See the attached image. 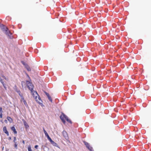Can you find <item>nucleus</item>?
<instances>
[{
	"mask_svg": "<svg viewBox=\"0 0 151 151\" xmlns=\"http://www.w3.org/2000/svg\"><path fill=\"white\" fill-rule=\"evenodd\" d=\"M26 82L28 88L31 91V92H32L33 91L34 86L32 83L31 80V81H30L29 79L28 81L27 80Z\"/></svg>",
	"mask_w": 151,
	"mask_h": 151,
	"instance_id": "nucleus-1",
	"label": "nucleus"
},
{
	"mask_svg": "<svg viewBox=\"0 0 151 151\" xmlns=\"http://www.w3.org/2000/svg\"><path fill=\"white\" fill-rule=\"evenodd\" d=\"M62 134L65 139H66L68 142H70V141L68 140L69 137L67 132L65 131L64 130L62 132Z\"/></svg>",
	"mask_w": 151,
	"mask_h": 151,
	"instance_id": "nucleus-2",
	"label": "nucleus"
},
{
	"mask_svg": "<svg viewBox=\"0 0 151 151\" xmlns=\"http://www.w3.org/2000/svg\"><path fill=\"white\" fill-rule=\"evenodd\" d=\"M62 115L63 117L66 119L67 122L71 124H72V122L68 118V117L66 115L64 114V113H62Z\"/></svg>",
	"mask_w": 151,
	"mask_h": 151,
	"instance_id": "nucleus-3",
	"label": "nucleus"
},
{
	"mask_svg": "<svg viewBox=\"0 0 151 151\" xmlns=\"http://www.w3.org/2000/svg\"><path fill=\"white\" fill-rule=\"evenodd\" d=\"M0 27L1 28L2 31L3 32H4L6 30V28L8 29V28L2 24H1L0 23Z\"/></svg>",
	"mask_w": 151,
	"mask_h": 151,
	"instance_id": "nucleus-4",
	"label": "nucleus"
},
{
	"mask_svg": "<svg viewBox=\"0 0 151 151\" xmlns=\"http://www.w3.org/2000/svg\"><path fill=\"white\" fill-rule=\"evenodd\" d=\"M43 129L45 136L46 137L48 140H49L51 139V138L50 137L47 133L45 130V128L44 127L43 128Z\"/></svg>",
	"mask_w": 151,
	"mask_h": 151,
	"instance_id": "nucleus-5",
	"label": "nucleus"
},
{
	"mask_svg": "<svg viewBox=\"0 0 151 151\" xmlns=\"http://www.w3.org/2000/svg\"><path fill=\"white\" fill-rule=\"evenodd\" d=\"M50 142H51V144L54 146H57V144L54 141H53L52 139H50L49 140Z\"/></svg>",
	"mask_w": 151,
	"mask_h": 151,
	"instance_id": "nucleus-6",
	"label": "nucleus"
},
{
	"mask_svg": "<svg viewBox=\"0 0 151 151\" xmlns=\"http://www.w3.org/2000/svg\"><path fill=\"white\" fill-rule=\"evenodd\" d=\"M11 130L13 131L14 134H17V132L16 131L15 128L14 126L11 127Z\"/></svg>",
	"mask_w": 151,
	"mask_h": 151,
	"instance_id": "nucleus-7",
	"label": "nucleus"
},
{
	"mask_svg": "<svg viewBox=\"0 0 151 151\" xmlns=\"http://www.w3.org/2000/svg\"><path fill=\"white\" fill-rule=\"evenodd\" d=\"M4 32H5V33L6 34L7 36L9 35L11 33L10 31L9 30L8 28H6V30Z\"/></svg>",
	"mask_w": 151,
	"mask_h": 151,
	"instance_id": "nucleus-8",
	"label": "nucleus"
},
{
	"mask_svg": "<svg viewBox=\"0 0 151 151\" xmlns=\"http://www.w3.org/2000/svg\"><path fill=\"white\" fill-rule=\"evenodd\" d=\"M6 118L10 123H12L13 122V120L10 117L8 116Z\"/></svg>",
	"mask_w": 151,
	"mask_h": 151,
	"instance_id": "nucleus-9",
	"label": "nucleus"
},
{
	"mask_svg": "<svg viewBox=\"0 0 151 151\" xmlns=\"http://www.w3.org/2000/svg\"><path fill=\"white\" fill-rule=\"evenodd\" d=\"M60 119H61V121L62 122L64 123V124H65V121L64 119V118L63 117H63H62V115H60Z\"/></svg>",
	"mask_w": 151,
	"mask_h": 151,
	"instance_id": "nucleus-10",
	"label": "nucleus"
},
{
	"mask_svg": "<svg viewBox=\"0 0 151 151\" xmlns=\"http://www.w3.org/2000/svg\"><path fill=\"white\" fill-rule=\"evenodd\" d=\"M47 96V97L48 99L49 100L51 101V102H52V98L50 96V95L48 93L47 95H46Z\"/></svg>",
	"mask_w": 151,
	"mask_h": 151,
	"instance_id": "nucleus-11",
	"label": "nucleus"
},
{
	"mask_svg": "<svg viewBox=\"0 0 151 151\" xmlns=\"http://www.w3.org/2000/svg\"><path fill=\"white\" fill-rule=\"evenodd\" d=\"M25 67L28 71H30L31 70V69L30 67L28 66V65L27 64V65H26V66H25Z\"/></svg>",
	"mask_w": 151,
	"mask_h": 151,
	"instance_id": "nucleus-12",
	"label": "nucleus"
},
{
	"mask_svg": "<svg viewBox=\"0 0 151 151\" xmlns=\"http://www.w3.org/2000/svg\"><path fill=\"white\" fill-rule=\"evenodd\" d=\"M3 131L4 132V133H7L8 132L7 130L6 127V126H4L3 128Z\"/></svg>",
	"mask_w": 151,
	"mask_h": 151,
	"instance_id": "nucleus-13",
	"label": "nucleus"
},
{
	"mask_svg": "<svg viewBox=\"0 0 151 151\" xmlns=\"http://www.w3.org/2000/svg\"><path fill=\"white\" fill-rule=\"evenodd\" d=\"M24 125L26 129H28L29 127V126L27 123L26 122L24 123Z\"/></svg>",
	"mask_w": 151,
	"mask_h": 151,
	"instance_id": "nucleus-14",
	"label": "nucleus"
},
{
	"mask_svg": "<svg viewBox=\"0 0 151 151\" xmlns=\"http://www.w3.org/2000/svg\"><path fill=\"white\" fill-rule=\"evenodd\" d=\"M83 142L84 144L85 145L87 148L90 145L89 143L85 141H83Z\"/></svg>",
	"mask_w": 151,
	"mask_h": 151,
	"instance_id": "nucleus-15",
	"label": "nucleus"
},
{
	"mask_svg": "<svg viewBox=\"0 0 151 151\" xmlns=\"http://www.w3.org/2000/svg\"><path fill=\"white\" fill-rule=\"evenodd\" d=\"M87 148L90 151H94L92 147L90 145L89 147H88Z\"/></svg>",
	"mask_w": 151,
	"mask_h": 151,
	"instance_id": "nucleus-16",
	"label": "nucleus"
},
{
	"mask_svg": "<svg viewBox=\"0 0 151 151\" xmlns=\"http://www.w3.org/2000/svg\"><path fill=\"white\" fill-rule=\"evenodd\" d=\"M16 91L20 96L22 95V94H21V92L19 90H16Z\"/></svg>",
	"mask_w": 151,
	"mask_h": 151,
	"instance_id": "nucleus-17",
	"label": "nucleus"
},
{
	"mask_svg": "<svg viewBox=\"0 0 151 151\" xmlns=\"http://www.w3.org/2000/svg\"><path fill=\"white\" fill-rule=\"evenodd\" d=\"M34 92H35L36 93V94H37L38 96H39L38 97V99H39V100H40L42 102V100H41V99L40 97L39 96V95L37 93V92L36 91H34Z\"/></svg>",
	"mask_w": 151,
	"mask_h": 151,
	"instance_id": "nucleus-18",
	"label": "nucleus"
},
{
	"mask_svg": "<svg viewBox=\"0 0 151 151\" xmlns=\"http://www.w3.org/2000/svg\"><path fill=\"white\" fill-rule=\"evenodd\" d=\"M8 36L9 37V38L11 39H12L13 37V36L12 35V34L11 33Z\"/></svg>",
	"mask_w": 151,
	"mask_h": 151,
	"instance_id": "nucleus-19",
	"label": "nucleus"
},
{
	"mask_svg": "<svg viewBox=\"0 0 151 151\" xmlns=\"http://www.w3.org/2000/svg\"><path fill=\"white\" fill-rule=\"evenodd\" d=\"M23 102L25 106L26 107H27L28 106L26 101L25 100H24V101H23Z\"/></svg>",
	"mask_w": 151,
	"mask_h": 151,
	"instance_id": "nucleus-20",
	"label": "nucleus"
},
{
	"mask_svg": "<svg viewBox=\"0 0 151 151\" xmlns=\"http://www.w3.org/2000/svg\"><path fill=\"white\" fill-rule=\"evenodd\" d=\"M37 96H36L35 97V100H36V101H37V103H39V104L41 105V104H42V103H40L39 101H37Z\"/></svg>",
	"mask_w": 151,
	"mask_h": 151,
	"instance_id": "nucleus-21",
	"label": "nucleus"
},
{
	"mask_svg": "<svg viewBox=\"0 0 151 151\" xmlns=\"http://www.w3.org/2000/svg\"><path fill=\"white\" fill-rule=\"evenodd\" d=\"M14 147L16 149H17V142H15L14 143Z\"/></svg>",
	"mask_w": 151,
	"mask_h": 151,
	"instance_id": "nucleus-22",
	"label": "nucleus"
},
{
	"mask_svg": "<svg viewBox=\"0 0 151 151\" xmlns=\"http://www.w3.org/2000/svg\"><path fill=\"white\" fill-rule=\"evenodd\" d=\"M22 63L25 66H26L27 65V64H26V63L23 61H21Z\"/></svg>",
	"mask_w": 151,
	"mask_h": 151,
	"instance_id": "nucleus-23",
	"label": "nucleus"
},
{
	"mask_svg": "<svg viewBox=\"0 0 151 151\" xmlns=\"http://www.w3.org/2000/svg\"><path fill=\"white\" fill-rule=\"evenodd\" d=\"M28 151H32L31 149V147L30 145H29L28 147Z\"/></svg>",
	"mask_w": 151,
	"mask_h": 151,
	"instance_id": "nucleus-24",
	"label": "nucleus"
},
{
	"mask_svg": "<svg viewBox=\"0 0 151 151\" xmlns=\"http://www.w3.org/2000/svg\"><path fill=\"white\" fill-rule=\"evenodd\" d=\"M23 84H25V82L24 81H22L21 82V85L22 87L23 88L24 87Z\"/></svg>",
	"mask_w": 151,
	"mask_h": 151,
	"instance_id": "nucleus-25",
	"label": "nucleus"
},
{
	"mask_svg": "<svg viewBox=\"0 0 151 151\" xmlns=\"http://www.w3.org/2000/svg\"><path fill=\"white\" fill-rule=\"evenodd\" d=\"M2 84L3 85V86L4 88L6 90L7 88H6V85H5V84L4 83L3 84Z\"/></svg>",
	"mask_w": 151,
	"mask_h": 151,
	"instance_id": "nucleus-26",
	"label": "nucleus"
},
{
	"mask_svg": "<svg viewBox=\"0 0 151 151\" xmlns=\"http://www.w3.org/2000/svg\"><path fill=\"white\" fill-rule=\"evenodd\" d=\"M20 97L22 99V100L23 101H24V100H25L24 99V97H23L22 95L20 96Z\"/></svg>",
	"mask_w": 151,
	"mask_h": 151,
	"instance_id": "nucleus-27",
	"label": "nucleus"
},
{
	"mask_svg": "<svg viewBox=\"0 0 151 151\" xmlns=\"http://www.w3.org/2000/svg\"><path fill=\"white\" fill-rule=\"evenodd\" d=\"M0 113H2L3 112V111L2 110V108L1 107H0Z\"/></svg>",
	"mask_w": 151,
	"mask_h": 151,
	"instance_id": "nucleus-28",
	"label": "nucleus"
},
{
	"mask_svg": "<svg viewBox=\"0 0 151 151\" xmlns=\"http://www.w3.org/2000/svg\"><path fill=\"white\" fill-rule=\"evenodd\" d=\"M16 137H14V140H13V141H14V143L15 142H16Z\"/></svg>",
	"mask_w": 151,
	"mask_h": 151,
	"instance_id": "nucleus-29",
	"label": "nucleus"
},
{
	"mask_svg": "<svg viewBox=\"0 0 151 151\" xmlns=\"http://www.w3.org/2000/svg\"><path fill=\"white\" fill-rule=\"evenodd\" d=\"M1 76L2 78H4L6 80H7V78L4 75H2Z\"/></svg>",
	"mask_w": 151,
	"mask_h": 151,
	"instance_id": "nucleus-30",
	"label": "nucleus"
},
{
	"mask_svg": "<svg viewBox=\"0 0 151 151\" xmlns=\"http://www.w3.org/2000/svg\"><path fill=\"white\" fill-rule=\"evenodd\" d=\"M2 113H0V118H2Z\"/></svg>",
	"mask_w": 151,
	"mask_h": 151,
	"instance_id": "nucleus-31",
	"label": "nucleus"
},
{
	"mask_svg": "<svg viewBox=\"0 0 151 151\" xmlns=\"http://www.w3.org/2000/svg\"><path fill=\"white\" fill-rule=\"evenodd\" d=\"M38 145H35V149H37V148H38Z\"/></svg>",
	"mask_w": 151,
	"mask_h": 151,
	"instance_id": "nucleus-32",
	"label": "nucleus"
},
{
	"mask_svg": "<svg viewBox=\"0 0 151 151\" xmlns=\"http://www.w3.org/2000/svg\"><path fill=\"white\" fill-rule=\"evenodd\" d=\"M27 77H28V78L29 79L30 81H31V79H30L29 76L28 75V74H27Z\"/></svg>",
	"mask_w": 151,
	"mask_h": 151,
	"instance_id": "nucleus-33",
	"label": "nucleus"
},
{
	"mask_svg": "<svg viewBox=\"0 0 151 151\" xmlns=\"http://www.w3.org/2000/svg\"><path fill=\"white\" fill-rule=\"evenodd\" d=\"M0 81L2 84H3L4 83V82L3 81L2 79Z\"/></svg>",
	"mask_w": 151,
	"mask_h": 151,
	"instance_id": "nucleus-34",
	"label": "nucleus"
},
{
	"mask_svg": "<svg viewBox=\"0 0 151 151\" xmlns=\"http://www.w3.org/2000/svg\"><path fill=\"white\" fill-rule=\"evenodd\" d=\"M4 122L6 123H8L7 120L6 119H5Z\"/></svg>",
	"mask_w": 151,
	"mask_h": 151,
	"instance_id": "nucleus-35",
	"label": "nucleus"
},
{
	"mask_svg": "<svg viewBox=\"0 0 151 151\" xmlns=\"http://www.w3.org/2000/svg\"><path fill=\"white\" fill-rule=\"evenodd\" d=\"M22 121L23 122V123L26 122V121L24 119H22Z\"/></svg>",
	"mask_w": 151,
	"mask_h": 151,
	"instance_id": "nucleus-36",
	"label": "nucleus"
},
{
	"mask_svg": "<svg viewBox=\"0 0 151 151\" xmlns=\"http://www.w3.org/2000/svg\"><path fill=\"white\" fill-rule=\"evenodd\" d=\"M5 134L7 135V136H8L9 135V134L8 132H7V133H5Z\"/></svg>",
	"mask_w": 151,
	"mask_h": 151,
	"instance_id": "nucleus-37",
	"label": "nucleus"
},
{
	"mask_svg": "<svg viewBox=\"0 0 151 151\" xmlns=\"http://www.w3.org/2000/svg\"><path fill=\"white\" fill-rule=\"evenodd\" d=\"M12 139L11 137H9L8 139L9 140H11Z\"/></svg>",
	"mask_w": 151,
	"mask_h": 151,
	"instance_id": "nucleus-38",
	"label": "nucleus"
},
{
	"mask_svg": "<svg viewBox=\"0 0 151 151\" xmlns=\"http://www.w3.org/2000/svg\"><path fill=\"white\" fill-rule=\"evenodd\" d=\"M22 142L23 144H25V142L24 140H22Z\"/></svg>",
	"mask_w": 151,
	"mask_h": 151,
	"instance_id": "nucleus-39",
	"label": "nucleus"
},
{
	"mask_svg": "<svg viewBox=\"0 0 151 151\" xmlns=\"http://www.w3.org/2000/svg\"><path fill=\"white\" fill-rule=\"evenodd\" d=\"M45 93V95H47L48 93L47 92H46V91L44 92Z\"/></svg>",
	"mask_w": 151,
	"mask_h": 151,
	"instance_id": "nucleus-40",
	"label": "nucleus"
},
{
	"mask_svg": "<svg viewBox=\"0 0 151 151\" xmlns=\"http://www.w3.org/2000/svg\"><path fill=\"white\" fill-rule=\"evenodd\" d=\"M0 122H2V123H3V120H1Z\"/></svg>",
	"mask_w": 151,
	"mask_h": 151,
	"instance_id": "nucleus-41",
	"label": "nucleus"
},
{
	"mask_svg": "<svg viewBox=\"0 0 151 151\" xmlns=\"http://www.w3.org/2000/svg\"><path fill=\"white\" fill-rule=\"evenodd\" d=\"M4 149V147H3L2 148V150H3Z\"/></svg>",
	"mask_w": 151,
	"mask_h": 151,
	"instance_id": "nucleus-42",
	"label": "nucleus"
}]
</instances>
